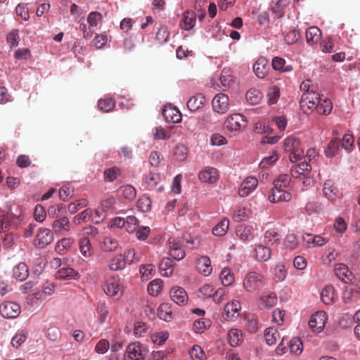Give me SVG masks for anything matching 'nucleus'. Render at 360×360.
I'll return each mask as SVG.
<instances>
[{"mask_svg": "<svg viewBox=\"0 0 360 360\" xmlns=\"http://www.w3.org/2000/svg\"><path fill=\"white\" fill-rule=\"evenodd\" d=\"M196 269L205 276L210 275L212 271L210 259L207 256L200 257L197 260Z\"/></svg>", "mask_w": 360, "mask_h": 360, "instance_id": "23", "label": "nucleus"}, {"mask_svg": "<svg viewBox=\"0 0 360 360\" xmlns=\"http://www.w3.org/2000/svg\"><path fill=\"white\" fill-rule=\"evenodd\" d=\"M287 0H277L276 2L272 5L271 10L275 14L276 18H281L284 14L285 7L287 6Z\"/></svg>", "mask_w": 360, "mask_h": 360, "instance_id": "48", "label": "nucleus"}, {"mask_svg": "<svg viewBox=\"0 0 360 360\" xmlns=\"http://www.w3.org/2000/svg\"><path fill=\"white\" fill-rule=\"evenodd\" d=\"M148 350L141 342H134L129 344L124 355V360H145Z\"/></svg>", "mask_w": 360, "mask_h": 360, "instance_id": "5", "label": "nucleus"}, {"mask_svg": "<svg viewBox=\"0 0 360 360\" xmlns=\"http://www.w3.org/2000/svg\"><path fill=\"white\" fill-rule=\"evenodd\" d=\"M257 185L258 180L257 178L252 176L246 178L239 188L238 195L242 198L248 196L257 188Z\"/></svg>", "mask_w": 360, "mask_h": 360, "instance_id": "15", "label": "nucleus"}, {"mask_svg": "<svg viewBox=\"0 0 360 360\" xmlns=\"http://www.w3.org/2000/svg\"><path fill=\"white\" fill-rule=\"evenodd\" d=\"M221 89L223 91L229 89L233 83V77L229 70H223L219 77Z\"/></svg>", "mask_w": 360, "mask_h": 360, "instance_id": "33", "label": "nucleus"}, {"mask_svg": "<svg viewBox=\"0 0 360 360\" xmlns=\"http://www.w3.org/2000/svg\"><path fill=\"white\" fill-rule=\"evenodd\" d=\"M245 98L250 104L257 105L261 101L262 94L258 89H250L247 91Z\"/></svg>", "mask_w": 360, "mask_h": 360, "instance_id": "39", "label": "nucleus"}, {"mask_svg": "<svg viewBox=\"0 0 360 360\" xmlns=\"http://www.w3.org/2000/svg\"><path fill=\"white\" fill-rule=\"evenodd\" d=\"M118 246L117 240L111 237H105L101 243V248L105 252L114 251Z\"/></svg>", "mask_w": 360, "mask_h": 360, "instance_id": "44", "label": "nucleus"}, {"mask_svg": "<svg viewBox=\"0 0 360 360\" xmlns=\"http://www.w3.org/2000/svg\"><path fill=\"white\" fill-rule=\"evenodd\" d=\"M299 243L294 233H288L284 240V246L286 249L294 250L298 248Z\"/></svg>", "mask_w": 360, "mask_h": 360, "instance_id": "54", "label": "nucleus"}, {"mask_svg": "<svg viewBox=\"0 0 360 360\" xmlns=\"http://www.w3.org/2000/svg\"><path fill=\"white\" fill-rule=\"evenodd\" d=\"M284 149L290 152L289 158L292 162L301 160L304 155V150L300 147V141L295 136H288L285 139Z\"/></svg>", "mask_w": 360, "mask_h": 360, "instance_id": "2", "label": "nucleus"}, {"mask_svg": "<svg viewBox=\"0 0 360 360\" xmlns=\"http://www.w3.org/2000/svg\"><path fill=\"white\" fill-rule=\"evenodd\" d=\"M74 242V239L71 238H64L57 243L56 250L60 253L65 252L72 246Z\"/></svg>", "mask_w": 360, "mask_h": 360, "instance_id": "56", "label": "nucleus"}, {"mask_svg": "<svg viewBox=\"0 0 360 360\" xmlns=\"http://www.w3.org/2000/svg\"><path fill=\"white\" fill-rule=\"evenodd\" d=\"M117 193L120 197L131 201L135 198L136 191L131 185H124L120 187Z\"/></svg>", "mask_w": 360, "mask_h": 360, "instance_id": "32", "label": "nucleus"}, {"mask_svg": "<svg viewBox=\"0 0 360 360\" xmlns=\"http://www.w3.org/2000/svg\"><path fill=\"white\" fill-rule=\"evenodd\" d=\"M265 283L266 280L262 274L251 271L245 276L243 285L245 290L252 292L262 288Z\"/></svg>", "mask_w": 360, "mask_h": 360, "instance_id": "4", "label": "nucleus"}, {"mask_svg": "<svg viewBox=\"0 0 360 360\" xmlns=\"http://www.w3.org/2000/svg\"><path fill=\"white\" fill-rule=\"evenodd\" d=\"M229 343L232 347H237L243 341V333L242 330L236 328H231L228 333Z\"/></svg>", "mask_w": 360, "mask_h": 360, "instance_id": "28", "label": "nucleus"}, {"mask_svg": "<svg viewBox=\"0 0 360 360\" xmlns=\"http://www.w3.org/2000/svg\"><path fill=\"white\" fill-rule=\"evenodd\" d=\"M151 203L152 202L149 197L143 195L137 201V208L143 212H148L151 209Z\"/></svg>", "mask_w": 360, "mask_h": 360, "instance_id": "53", "label": "nucleus"}, {"mask_svg": "<svg viewBox=\"0 0 360 360\" xmlns=\"http://www.w3.org/2000/svg\"><path fill=\"white\" fill-rule=\"evenodd\" d=\"M52 228L56 233H61L63 231L68 232L70 229V221L67 217L55 219L52 223Z\"/></svg>", "mask_w": 360, "mask_h": 360, "instance_id": "27", "label": "nucleus"}, {"mask_svg": "<svg viewBox=\"0 0 360 360\" xmlns=\"http://www.w3.org/2000/svg\"><path fill=\"white\" fill-rule=\"evenodd\" d=\"M311 169V165L307 162V161L304 160L292 166L290 169V174L293 178H300L302 176L305 177Z\"/></svg>", "mask_w": 360, "mask_h": 360, "instance_id": "20", "label": "nucleus"}, {"mask_svg": "<svg viewBox=\"0 0 360 360\" xmlns=\"http://www.w3.org/2000/svg\"><path fill=\"white\" fill-rule=\"evenodd\" d=\"M27 338V333L24 330L18 331L11 340V345L15 348L21 346Z\"/></svg>", "mask_w": 360, "mask_h": 360, "instance_id": "59", "label": "nucleus"}, {"mask_svg": "<svg viewBox=\"0 0 360 360\" xmlns=\"http://www.w3.org/2000/svg\"><path fill=\"white\" fill-rule=\"evenodd\" d=\"M212 108L219 114L226 113L229 109V98L225 94H218L212 99Z\"/></svg>", "mask_w": 360, "mask_h": 360, "instance_id": "11", "label": "nucleus"}, {"mask_svg": "<svg viewBox=\"0 0 360 360\" xmlns=\"http://www.w3.org/2000/svg\"><path fill=\"white\" fill-rule=\"evenodd\" d=\"M254 252L256 259L259 262H266L271 258V250L269 248L263 245H256L254 249Z\"/></svg>", "mask_w": 360, "mask_h": 360, "instance_id": "24", "label": "nucleus"}, {"mask_svg": "<svg viewBox=\"0 0 360 360\" xmlns=\"http://www.w3.org/2000/svg\"><path fill=\"white\" fill-rule=\"evenodd\" d=\"M240 309L241 304L240 302L233 300L224 306L223 316L226 321H234L239 316Z\"/></svg>", "mask_w": 360, "mask_h": 360, "instance_id": "12", "label": "nucleus"}, {"mask_svg": "<svg viewBox=\"0 0 360 360\" xmlns=\"http://www.w3.org/2000/svg\"><path fill=\"white\" fill-rule=\"evenodd\" d=\"M169 254L176 260H181L184 258L186 254L182 248L180 240L175 237H171L167 241Z\"/></svg>", "mask_w": 360, "mask_h": 360, "instance_id": "9", "label": "nucleus"}, {"mask_svg": "<svg viewBox=\"0 0 360 360\" xmlns=\"http://www.w3.org/2000/svg\"><path fill=\"white\" fill-rule=\"evenodd\" d=\"M280 338V334L276 328L269 327L264 331V338L267 345H273L276 344L277 340Z\"/></svg>", "mask_w": 360, "mask_h": 360, "instance_id": "37", "label": "nucleus"}, {"mask_svg": "<svg viewBox=\"0 0 360 360\" xmlns=\"http://www.w3.org/2000/svg\"><path fill=\"white\" fill-rule=\"evenodd\" d=\"M126 260L122 255H115L109 263V267L112 271L123 269L126 266Z\"/></svg>", "mask_w": 360, "mask_h": 360, "instance_id": "38", "label": "nucleus"}, {"mask_svg": "<svg viewBox=\"0 0 360 360\" xmlns=\"http://www.w3.org/2000/svg\"><path fill=\"white\" fill-rule=\"evenodd\" d=\"M269 70V61L264 57H260L253 65L255 74L261 79L265 77Z\"/></svg>", "mask_w": 360, "mask_h": 360, "instance_id": "19", "label": "nucleus"}, {"mask_svg": "<svg viewBox=\"0 0 360 360\" xmlns=\"http://www.w3.org/2000/svg\"><path fill=\"white\" fill-rule=\"evenodd\" d=\"M160 269L163 276L169 277L173 274V266L169 258L163 259L160 264Z\"/></svg>", "mask_w": 360, "mask_h": 360, "instance_id": "49", "label": "nucleus"}, {"mask_svg": "<svg viewBox=\"0 0 360 360\" xmlns=\"http://www.w3.org/2000/svg\"><path fill=\"white\" fill-rule=\"evenodd\" d=\"M170 33L168 30V28L165 25H162L159 28L157 34H156V39L160 43V44H165L167 42L169 38Z\"/></svg>", "mask_w": 360, "mask_h": 360, "instance_id": "63", "label": "nucleus"}, {"mask_svg": "<svg viewBox=\"0 0 360 360\" xmlns=\"http://www.w3.org/2000/svg\"><path fill=\"white\" fill-rule=\"evenodd\" d=\"M162 281L157 278L149 283L148 285V291L153 296L158 295L162 290Z\"/></svg>", "mask_w": 360, "mask_h": 360, "instance_id": "52", "label": "nucleus"}, {"mask_svg": "<svg viewBox=\"0 0 360 360\" xmlns=\"http://www.w3.org/2000/svg\"><path fill=\"white\" fill-rule=\"evenodd\" d=\"M302 238L304 242H305L309 245L312 246H323L327 243V239L321 237V236H314L311 233H304L302 236Z\"/></svg>", "mask_w": 360, "mask_h": 360, "instance_id": "29", "label": "nucleus"}, {"mask_svg": "<svg viewBox=\"0 0 360 360\" xmlns=\"http://www.w3.org/2000/svg\"><path fill=\"white\" fill-rule=\"evenodd\" d=\"M196 14L193 11L187 10L184 12L179 27L186 31L191 30L195 25Z\"/></svg>", "mask_w": 360, "mask_h": 360, "instance_id": "17", "label": "nucleus"}, {"mask_svg": "<svg viewBox=\"0 0 360 360\" xmlns=\"http://www.w3.org/2000/svg\"><path fill=\"white\" fill-rule=\"evenodd\" d=\"M158 316L166 321L172 319V311L167 304H161L158 309Z\"/></svg>", "mask_w": 360, "mask_h": 360, "instance_id": "58", "label": "nucleus"}, {"mask_svg": "<svg viewBox=\"0 0 360 360\" xmlns=\"http://www.w3.org/2000/svg\"><path fill=\"white\" fill-rule=\"evenodd\" d=\"M347 284L348 285L345 287V289L342 293V298L346 303L349 302L352 300L353 293L358 292L359 290L360 289V287L358 286L356 282H352Z\"/></svg>", "mask_w": 360, "mask_h": 360, "instance_id": "40", "label": "nucleus"}, {"mask_svg": "<svg viewBox=\"0 0 360 360\" xmlns=\"http://www.w3.org/2000/svg\"><path fill=\"white\" fill-rule=\"evenodd\" d=\"M53 240L52 231L46 228H41L37 231L33 241V245L39 249H42L49 245Z\"/></svg>", "mask_w": 360, "mask_h": 360, "instance_id": "6", "label": "nucleus"}, {"mask_svg": "<svg viewBox=\"0 0 360 360\" xmlns=\"http://www.w3.org/2000/svg\"><path fill=\"white\" fill-rule=\"evenodd\" d=\"M200 181L208 184H215L219 179L218 171L214 167H206L198 174Z\"/></svg>", "mask_w": 360, "mask_h": 360, "instance_id": "16", "label": "nucleus"}, {"mask_svg": "<svg viewBox=\"0 0 360 360\" xmlns=\"http://www.w3.org/2000/svg\"><path fill=\"white\" fill-rule=\"evenodd\" d=\"M338 190L337 188L334 186L333 183L330 180H327L323 185V192L324 195L328 199L333 198Z\"/></svg>", "mask_w": 360, "mask_h": 360, "instance_id": "57", "label": "nucleus"}, {"mask_svg": "<svg viewBox=\"0 0 360 360\" xmlns=\"http://www.w3.org/2000/svg\"><path fill=\"white\" fill-rule=\"evenodd\" d=\"M20 40V38L18 30H13L7 34L6 41L11 49L18 46Z\"/></svg>", "mask_w": 360, "mask_h": 360, "instance_id": "55", "label": "nucleus"}, {"mask_svg": "<svg viewBox=\"0 0 360 360\" xmlns=\"http://www.w3.org/2000/svg\"><path fill=\"white\" fill-rule=\"evenodd\" d=\"M211 326V321L208 319L201 318L193 322V329L194 332L202 333Z\"/></svg>", "mask_w": 360, "mask_h": 360, "instance_id": "42", "label": "nucleus"}, {"mask_svg": "<svg viewBox=\"0 0 360 360\" xmlns=\"http://www.w3.org/2000/svg\"><path fill=\"white\" fill-rule=\"evenodd\" d=\"M79 248L82 255L85 257H89L93 254V248L91 242L87 237L83 236L79 240Z\"/></svg>", "mask_w": 360, "mask_h": 360, "instance_id": "30", "label": "nucleus"}, {"mask_svg": "<svg viewBox=\"0 0 360 360\" xmlns=\"http://www.w3.org/2000/svg\"><path fill=\"white\" fill-rule=\"evenodd\" d=\"M29 275V269L27 264L24 262H20L13 269V277L18 281H22L25 280Z\"/></svg>", "mask_w": 360, "mask_h": 360, "instance_id": "26", "label": "nucleus"}, {"mask_svg": "<svg viewBox=\"0 0 360 360\" xmlns=\"http://www.w3.org/2000/svg\"><path fill=\"white\" fill-rule=\"evenodd\" d=\"M321 297L323 303L330 304L334 302L336 292L332 285H326L321 291Z\"/></svg>", "mask_w": 360, "mask_h": 360, "instance_id": "31", "label": "nucleus"}, {"mask_svg": "<svg viewBox=\"0 0 360 360\" xmlns=\"http://www.w3.org/2000/svg\"><path fill=\"white\" fill-rule=\"evenodd\" d=\"M278 159V154L273 150L269 155L264 158L259 163L260 167L267 169L274 165Z\"/></svg>", "mask_w": 360, "mask_h": 360, "instance_id": "45", "label": "nucleus"}, {"mask_svg": "<svg viewBox=\"0 0 360 360\" xmlns=\"http://www.w3.org/2000/svg\"><path fill=\"white\" fill-rule=\"evenodd\" d=\"M220 279L224 286H229L234 282V275L230 269H224L220 273Z\"/></svg>", "mask_w": 360, "mask_h": 360, "instance_id": "51", "label": "nucleus"}, {"mask_svg": "<svg viewBox=\"0 0 360 360\" xmlns=\"http://www.w3.org/2000/svg\"><path fill=\"white\" fill-rule=\"evenodd\" d=\"M321 36V32L317 27H310L306 31L307 42L309 44L316 43L320 39Z\"/></svg>", "mask_w": 360, "mask_h": 360, "instance_id": "34", "label": "nucleus"}, {"mask_svg": "<svg viewBox=\"0 0 360 360\" xmlns=\"http://www.w3.org/2000/svg\"><path fill=\"white\" fill-rule=\"evenodd\" d=\"M334 272L336 276L345 283L356 282L352 273L343 264H338L334 267Z\"/></svg>", "mask_w": 360, "mask_h": 360, "instance_id": "14", "label": "nucleus"}, {"mask_svg": "<svg viewBox=\"0 0 360 360\" xmlns=\"http://www.w3.org/2000/svg\"><path fill=\"white\" fill-rule=\"evenodd\" d=\"M332 108L333 105L329 99L320 98L315 110L320 115H328L331 112Z\"/></svg>", "mask_w": 360, "mask_h": 360, "instance_id": "35", "label": "nucleus"}, {"mask_svg": "<svg viewBox=\"0 0 360 360\" xmlns=\"http://www.w3.org/2000/svg\"><path fill=\"white\" fill-rule=\"evenodd\" d=\"M21 312L20 306L14 302H5L0 305V314L6 319L17 318Z\"/></svg>", "mask_w": 360, "mask_h": 360, "instance_id": "8", "label": "nucleus"}, {"mask_svg": "<svg viewBox=\"0 0 360 360\" xmlns=\"http://www.w3.org/2000/svg\"><path fill=\"white\" fill-rule=\"evenodd\" d=\"M189 354L193 360H205L206 358L202 349L199 345H194L190 349Z\"/></svg>", "mask_w": 360, "mask_h": 360, "instance_id": "64", "label": "nucleus"}, {"mask_svg": "<svg viewBox=\"0 0 360 360\" xmlns=\"http://www.w3.org/2000/svg\"><path fill=\"white\" fill-rule=\"evenodd\" d=\"M267 103L269 105L277 103L280 96V89L277 86H272L267 93Z\"/></svg>", "mask_w": 360, "mask_h": 360, "instance_id": "62", "label": "nucleus"}, {"mask_svg": "<svg viewBox=\"0 0 360 360\" xmlns=\"http://www.w3.org/2000/svg\"><path fill=\"white\" fill-rule=\"evenodd\" d=\"M251 214V210L245 207H237L233 214L234 221L240 222L245 221Z\"/></svg>", "mask_w": 360, "mask_h": 360, "instance_id": "36", "label": "nucleus"}, {"mask_svg": "<svg viewBox=\"0 0 360 360\" xmlns=\"http://www.w3.org/2000/svg\"><path fill=\"white\" fill-rule=\"evenodd\" d=\"M319 99L320 97L317 93L307 91V92H304L302 96L300 106L304 112L307 113V109H315L319 103Z\"/></svg>", "mask_w": 360, "mask_h": 360, "instance_id": "7", "label": "nucleus"}, {"mask_svg": "<svg viewBox=\"0 0 360 360\" xmlns=\"http://www.w3.org/2000/svg\"><path fill=\"white\" fill-rule=\"evenodd\" d=\"M229 226V220L226 218L222 219L214 226L212 233L214 236H222L226 234Z\"/></svg>", "mask_w": 360, "mask_h": 360, "instance_id": "46", "label": "nucleus"}, {"mask_svg": "<svg viewBox=\"0 0 360 360\" xmlns=\"http://www.w3.org/2000/svg\"><path fill=\"white\" fill-rule=\"evenodd\" d=\"M340 142L338 139H333L330 143H328L326 149L325 150V153L327 157H333L336 154L340 149Z\"/></svg>", "mask_w": 360, "mask_h": 360, "instance_id": "47", "label": "nucleus"}, {"mask_svg": "<svg viewBox=\"0 0 360 360\" xmlns=\"http://www.w3.org/2000/svg\"><path fill=\"white\" fill-rule=\"evenodd\" d=\"M278 301L277 295L275 292L263 294L259 298L258 307L260 309H270L274 307Z\"/></svg>", "mask_w": 360, "mask_h": 360, "instance_id": "21", "label": "nucleus"}, {"mask_svg": "<svg viewBox=\"0 0 360 360\" xmlns=\"http://www.w3.org/2000/svg\"><path fill=\"white\" fill-rule=\"evenodd\" d=\"M205 102V96L202 94H197L189 98L187 107L191 111L195 112L204 105Z\"/></svg>", "mask_w": 360, "mask_h": 360, "instance_id": "25", "label": "nucleus"}, {"mask_svg": "<svg viewBox=\"0 0 360 360\" xmlns=\"http://www.w3.org/2000/svg\"><path fill=\"white\" fill-rule=\"evenodd\" d=\"M160 181V175L157 173L150 172L148 174L145 176L143 179V186L147 190H155L158 192H161L163 190V187L162 186L157 187Z\"/></svg>", "mask_w": 360, "mask_h": 360, "instance_id": "13", "label": "nucleus"}, {"mask_svg": "<svg viewBox=\"0 0 360 360\" xmlns=\"http://www.w3.org/2000/svg\"><path fill=\"white\" fill-rule=\"evenodd\" d=\"M89 204V202L86 199L82 198L77 200L68 205V211L71 214H75L79 210L86 207Z\"/></svg>", "mask_w": 360, "mask_h": 360, "instance_id": "60", "label": "nucleus"}, {"mask_svg": "<svg viewBox=\"0 0 360 360\" xmlns=\"http://www.w3.org/2000/svg\"><path fill=\"white\" fill-rule=\"evenodd\" d=\"M76 276L75 269L65 266L60 268L56 274V278L60 280L74 278Z\"/></svg>", "mask_w": 360, "mask_h": 360, "instance_id": "41", "label": "nucleus"}, {"mask_svg": "<svg viewBox=\"0 0 360 360\" xmlns=\"http://www.w3.org/2000/svg\"><path fill=\"white\" fill-rule=\"evenodd\" d=\"M264 240L268 245H276L280 241V235L274 229H269L265 232Z\"/></svg>", "mask_w": 360, "mask_h": 360, "instance_id": "50", "label": "nucleus"}, {"mask_svg": "<svg viewBox=\"0 0 360 360\" xmlns=\"http://www.w3.org/2000/svg\"><path fill=\"white\" fill-rule=\"evenodd\" d=\"M248 121L245 116L239 113L229 115L224 122V127L230 133L236 135L246 127Z\"/></svg>", "mask_w": 360, "mask_h": 360, "instance_id": "3", "label": "nucleus"}, {"mask_svg": "<svg viewBox=\"0 0 360 360\" xmlns=\"http://www.w3.org/2000/svg\"><path fill=\"white\" fill-rule=\"evenodd\" d=\"M103 290L108 297L114 299H120L123 294V286L121 284L120 278L117 275H112L108 278L103 284Z\"/></svg>", "mask_w": 360, "mask_h": 360, "instance_id": "1", "label": "nucleus"}, {"mask_svg": "<svg viewBox=\"0 0 360 360\" xmlns=\"http://www.w3.org/2000/svg\"><path fill=\"white\" fill-rule=\"evenodd\" d=\"M290 352L296 355L300 354L302 352V343L299 338H292L288 344Z\"/></svg>", "mask_w": 360, "mask_h": 360, "instance_id": "61", "label": "nucleus"}, {"mask_svg": "<svg viewBox=\"0 0 360 360\" xmlns=\"http://www.w3.org/2000/svg\"><path fill=\"white\" fill-rule=\"evenodd\" d=\"M327 319V314L324 311H319L311 316L309 326L313 331L320 333L324 328Z\"/></svg>", "mask_w": 360, "mask_h": 360, "instance_id": "10", "label": "nucleus"}, {"mask_svg": "<svg viewBox=\"0 0 360 360\" xmlns=\"http://www.w3.org/2000/svg\"><path fill=\"white\" fill-rule=\"evenodd\" d=\"M285 60L280 57H275L272 60V68L280 72H290L292 70L291 65H285Z\"/></svg>", "mask_w": 360, "mask_h": 360, "instance_id": "43", "label": "nucleus"}, {"mask_svg": "<svg viewBox=\"0 0 360 360\" xmlns=\"http://www.w3.org/2000/svg\"><path fill=\"white\" fill-rule=\"evenodd\" d=\"M171 299L177 304H185L188 301V295L181 287H173L169 292Z\"/></svg>", "mask_w": 360, "mask_h": 360, "instance_id": "22", "label": "nucleus"}, {"mask_svg": "<svg viewBox=\"0 0 360 360\" xmlns=\"http://www.w3.org/2000/svg\"><path fill=\"white\" fill-rule=\"evenodd\" d=\"M292 196L289 192L285 191L282 188H274L271 189V193L269 196V200L271 202H288Z\"/></svg>", "mask_w": 360, "mask_h": 360, "instance_id": "18", "label": "nucleus"}]
</instances>
